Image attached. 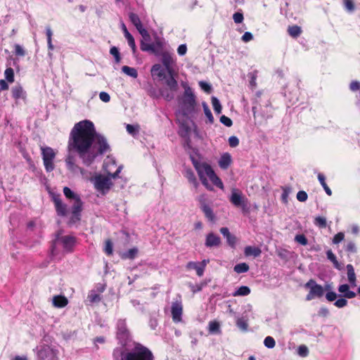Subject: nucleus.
Segmentation results:
<instances>
[{"label":"nucleus","instance_id":"f257e3e1","mask_svg":"<svg viewBox=\"0 0 360 360\" xmlns=\"http://www.w3.org/2000/svg\"><path fill=\"white\" fill-rule=\"evenodd\" d=\"M108 149L106 139L96 134L91 121L84 120L74 125L70 134L68 150L70 153H77L84 163L91 164L98 154Z\"/></svg>","mask_w":360,"mask_h":360},{"label":"nucleus","instance_id":"f03ea898","mask_svg":"<svg viewBox=\"0 0 360 360\" xmlns=\"http://www.w3.org/2000/svg\"><path fill=\"white\" fill-rule=\"evenodd\" d=\"M182 86L184 89V94L176 113V120L187 132L193 124L192 119L197 115L198 108L191 88L186 83H183Z\"/></svg>","mask_w":360,"mask_h":360},{"label":"nucleus","instance_id":"7ed1b4c3","mask_svg":"<svg viewBox=\"0 0 360 360\" xmlns=\"http://www.w3.org/2000/svg\"><path fill=\"white\" fill-rule=\"evenodd\" d=\"M191 161L202 184L209 191H213L214 186L224 189L221 179L216 174L212 166L205 161L191 157Z\"/></svg>","mask_w":360,"mask_h":360},{"label":"nucleus","instance_id":"20e7f679","mask_svg":"<svg viewBox=\"0 0 360 360\" xmlns=\"http://www.w3.org/2000/svg\"><path fill=\"white\" fill-rule=\"evenodd\" d=\"M116 179L105 174L95 173L90 179L89 181L93 184L94 189L98 195H105L112 188L113 181Z\"/></svg>","mask_w":360,"mask_h":360},{"label":"nucleus","instance_id":"39448f33","mask_svg":"<svg viewBox=\"0 0 360 360\" xmlns=\"http://www.w3.org/2000/svg\"><path fill=\"white\" fill-rule=\"evenodd\" d=\"M63 193L65 196L70 200L74 201L72 208V217L71 222L75 223L76 221L79 220V212L81 211L82 202L75 193L71 191L68 187H64Z\"/></svg>","mask_w":360,"mask_h":360},{"label":"nucleus","instance_id":"423d86ee","mask_svg":"<svg viewBox=\"0 0 360 360\" xmlns=\"http://www.w3.org/2000/svg\"><path fill=\"white\" fill-rule=\"evenodd\" d=\"M122 360H153V354L147 348L137 347L132 352L124 354Z\"/></svg>","mask_w":360,"mask_h":360},{"label":"nucleus","instance_id":"0eeeda50","mask_svg":"<svg viewBox=\"0 0 360 360\" xmlns=\"http://www.w3.org/2000/svg\"><path fill=\"white\" fill-rule=\"evenodd\" d=\"M123 166L118 165L115 159L112 156H108L104 160L103 169L105 172V174L114 178V179L120 178L119 174Z\"/></svg>","mask_w":360,"mask_h":360},{"label":"nucleus","instance_id":"6e6552de","mask_svg":"<svg viewBox=\"0 0 360 360\" xmlns=\"http://www.w3.org/2000/svg\"><path fill=\"white\" fill-rule=\"evenodd\" d=\"M304 288L309 290V293L306 296L307 301L316 298H321L325 293L326 285L322 286L318 284L314 280L310 279L305 285Z\"/></svg>","mask_w":360,"mask_h":360},{"label":"nucleus","instance_id":"1a4fd4ad","mask_svg":"<svg viewBox=\"0 0 360 360\" xmlns=\"http://www.w3.org/2000/svg\"><path fill=\"white\" fill-rule=\"evenodd\" d=\"M41 151L46 170L47 172L53 171L54 169V159L57 151L48 146H41Z\"/></svg>","mask_w":360,"mask_h":360},{"label":"nucleus","instance_id":"9d476101","mask_svg":"<svg viewBox=\"0 0 360 360\" xmlns=\"http://www.w3.org/2000/svg\"><path fill=\"white\" fill-rule=\"evenodd\" d=\"M36 352L39 360H57V351L49 345L38 346Z\"/></svg>","mask_w":360,"mask_h":360},{"label":"nucleus","instance_id":"9b49d317","mask_svg":"<svg viewBox=\"0 0 360 360\" xmlns=\"http://www.w3.org/2000/svg\"><path fill=\"white\" fill-rule=\"evenodd\" d=\"M161 60L168 75L174 74L176 60L172 54L167 51L163 52L161 54Z\"/></svg>","mask_w":360,"mask_h":360},{"label":"nucleus","instance_id":"f8f14e48","mask_svg":"<svg viewBox=\"0 0 360 360\" xmlns=\"http://www.w3.org/2000/svg\"><path fill=\"white\" fill-rule=\"evenodd\" d=\"M230 202L236 207H243L247 205L248 200L243 195L242 192L237 188L231 189V194L230 196Z\"/></svg>","mask_w":360,"mask_h":360},{"label":"nucleus","instance_id":"ddd939ff","mask_svg":"<svg viewBox=\"0 0 360 360\" xmlns=\"http://www.w3.org/2000/svg\"><path fill=\"white\" fill-rule=\"evenodd\" d=\"M75 244V238L71 236L58 237L55 241V245H61L65 252L72 251Z\"/></svg>","mask_w":360,"mask_h":360},{"label":"nucleus","instance_id":"4468645a","mask_svg":"<svg viewBox=\"0 0 360 360\" xmlns=\"http://www.w3.org/2000/svg\"><path fill=\"white\" fill-rule=\"evenodd\" d=\"M50 194L54 202L58 214L66 216L68 214L67 206L60 200V195H57L51 192H50Z\"/></svg>","mask_w":360,"mask_h":360},{"label":"nucleus","instance_id":"2eb2a0df","mask_svg":"<svg viewBox=\"0 0 360 360\" xmlns=\"http://www.w3.org/2000/svg\"><path fill=\"white\" fill-rule=\"evenodd\" d=\"M151 75L154 79L162 81L166 79L167 70L160 64H155L151 68Z\"/></svg>","mask_w":360,"mask_h":360},{"label":"nucleus","instance_id":"dca6fc26","mask_svg":"<svg viewBox=\"0 0 360 360\" xmlns=\"http://www.w3.org/2000/svg\"><path fill=\"white\" fill-rule=\"evenodd\" d=\"M221 243V238L214 233H209L206 235L205 245L207 248H218Z\"/></svg>","mask_w":360,"mask_h":360},{"label":"nucleus","instance_id":"f3484780","mask_svg":"<svg viewBox=\"0 0 360 360\" xmlns=\"http://www.w3.org/2000/svg\"><path fill=\"white\" fill-rule=\"evenodd\" d=\"M183 307L181 302H176L172 306V319L174 322L179 323L181 321Z\"/></svg>","mask_w":360,"mask_h":360},{"label":"nucleus","instance_id":"a211bd4d","mask_svg":"<svg viewBox=\"0 0 360 360\" xmlns=\"http://www.w3.org/2000/svg\"><path fill=\"white\" fill-rule=\"evenodd\" d=\"M232 162L231 155L229 153H223L218 160V165L221 169H226L231 166Z\"/></svg>","mask_w":360,"mask_h":360},{"label":"nucleus","instance_id":"6ab92c4d","mask_svg":"<svg viewBox=\"0 0 360 360\" xmlns=\"http://www.w3.org/2000/svg\"><path fill=\"white\" fill-rule=\"evenodd\" d=\"M221 233L226 238L227 243L234 247L237 243V238L235 236L232 235L228 228L222 227L220 229Z\"/></svg>","mask_w":360,"mask_h":360},{"label":"nucleus","instance_id":"aec40b11","mask_svg":"<svg viewBox=\"0 0 360 360\" xmlns=\"http://www.w3.org/2000/svg\"><path fill=\"white\" fill-rule=\"evenodd\" d=\"M349 285L342 284L338 287V292L341 293L345 298L352 299L356 297V294L349 290Z\"/></svg>","mask_w":360,"mask_h":360},{"label":"nucleus","instance_id":"412c9836","mask_svg":"<svg viewBox=\"0 0 360 360\" xmlns=\"http://www.w3.org/2000/svg\"><path fill=\"white\" fill-rule=\"evenodd\" d=\"M52 304L56 308H62L68 304V300L63 295H55L52 298Z\"/></svg>","mask_w":360,"mask_h":360},{"label":"nucleus","instance_id":"4be33fe9","mask_svg":"<svg viewBox=\"0 0 360 360\" xmlns=\"http://www.w3.org/2000/svg\"><path fill=\"white\" fill-rule=\"evenodd\" d=\"M346 268L347 271V280L352 287H355L356 285V276L354 267L352 264H347Z\"/></svg>","mask_w":360,"mask_h":360},{"label":"nucleus","instance_id":"5701e85b","mask_svg":"<svg viewBox=\"0 0 360 360\" xmlns=\"http://www.w3.org/2000/svg\"><path fill=\"white\" fill-rule=\"evenodd\" d=\"M13 97L15 100L18 99H25V92L23 89L20 86H16L12 89Z\"/></svg>","mask_w":360,"mask_h":360},{"label":"nucleus","instance_id":"b1692460","mask_svg":"<svg viewBox=\"0 0 360 360\" xmlns=\"http://www.w3.org/2000/svg\"><path fill=\"white\" fill-rule=\"evenodd\" d=\"M261 250L257 247L254 246H247L245 248L244 253L245 256H254V257H258L261 254Z\"/></svg>","mask_w":360,"mask_h":360},{"label":"nucleus","instance_id":"393cba45","mask_svg":"<svg viewBox=\"0 0 360 360\" xmlns=\"http://www.w3.org/2000/svg\"><path fill=\"white\" fill-rule=\"evenodd\" d=\"M332 289L333 288L330 284H326V298L329 302L335 301L338 297V295Z\"/></svg>","mask_w":360,"mask_h":360},{"label":"nucleus","instance_id":"a878e982","mask_svg":"<svg viewBox=\"0 0 360 360\" xmlns=\"http://www.w3.org/2000/svg\"><path fill=\"white\" fill-rule=\"evenodd\" d=\"M186 268L188 269H195L197 275L199 276H202L203 275V266H201L199 263L190 262L187 264Z\"/></svg>","mask_w":360,"mask_h":360},{"label":"nucleus","instance_id":"bb28decb","mask_svg":"<svg viewBox=\"0 0 360 360\" xmlns=\"http://www.w3.org/2000/svg\"><path fill=\"white\" fill-rule=\"evenodd\" d=\"M65 163L67 168L72 172H76L78 169V167L75 163V158L70 154L66 158Z\"/></svg>","mask_w":360,"mask_h":360},{"label":"nucleus","instance_id":"cd10ccee","mask_svg":"<svg viewBox=\"0 0 360 360\" xmlns=\"http://www.w3.org/2000/svg\"><path fill=\"white\" fill-rule=\"evenodd\" d=\"M250 293V289L249 287L243 285L239 287L237 290H236L233 293L232 295L233 297H238V296H247Z\"/></svg>","mask_w":360,"mask_h":360},{"label":"nucleus","instance_id":"c85d7f7f","mask_svg":"<svg viewBox=\"0 0 360 360\" xmlns=\"http://www.w3.org/2000/svg\"><path fill=\"white\" fill-rule=\"evenodd\" d=\"M208 330L212 334L221 333L220 323L217 321H210L208 324Z\"/></svg>","mask_w":360,"mask_h":360},{"label":"nucleus","instance_id":"c756f323","mask_svg":"<svg viewBox=\"0 0 360 360\" xmlns=\"http://www.w3.org/2000/svg\"><path fill=\"white\" fill-rule=\"evenodd\" d=\"M117 335L120 338H125L127 337V330L126 328L125 323L123 321H120L117 323Z\"/></svg>","mask_w":360,"mask_h":360},{"label":"nucleus","instance_id":"7c9ffc66","mask_svg":"<svg viewBox=\"0 0 360 360\" xmlns=\"http://www.w3.org/2000/svg\"><path fill=\"white\" fill-rule=\"evenodd\" d=\"M185 176L195 188H198L199 184L194 173L191 169L186 170Z\"/></svg>","mask_w":360,"mask_h":360},{"label":"nucleus","instance_id":"2f4dec72","mask_svg":"<svg viewBox=\"0 0 360 360\" xmlns=\"http://www.w3.org/2000/svg\"><path fill=\"white\" fill-rule=\"evenodd\" d=\"M169 77L166 79V84L169 89L172 91H176L177 89V82L174 79L173 74L169 75Z\"/></svg>","mask_w":360,"mask_h":360},{"label":"nucleus","instance_id":"473e14b6","mask_svg":"<svg viewBox=\"0 0 360 360\" xmlns=\"http://www.w3.org/2000/svg\"><path fill=\"white\" fill-rule=\"evenodd\" d=\"M122 71L127 75L136 78L138 77L137 70L134 68H131L127 65H124L122 68Z\"/></svg>","mask_w":360,"mask_h":360},{"label":"nucleus","instance_id":"72a5a7b5","mask_svg":"<svg viewBox=\"0 0 360 360\" xmlns=\"http://www.w3.org/2000/svg\"><path fill=\"white\" fill-rule=\"evenodd\" d=\"M138 254V249L136 248H133L126 252L122 254L121 257L123 259H132L136 257Z\"/></svg>","mask_w":360,"mask_h":360},{"label":"nucleus","instance_id":"f704fd0d","mask_svg":"<svg viewBox=\"0 0 360 360\" xmlns=\"http://www.w3.org/2000/svg\"><path fill=\"white\" fill-rule=\"evenodd\" d=\"M326 255L328 259L333 262L334 266L336 269L339 270L342 269L341 264L338 262L335 255L333 253L331 250H328Z\"/></svg>","mask_w":360,"mask_h":360},{"label":"nucleus","instance_id":"c9c22d12","mask_svg":"<svg viewBox=\"0 0 360 360\" xmlns=\"http://www.w3.org/2000/svg\"><path fill=\"white\" fill-rule=\"evenodd\" d=\"M202 210L204 212L205 217L210 221H213L214 219V215L213 214L212 210L206 205H202L201 206Z\"/></svg>","mask_w":360,"mask_h":360},{"label":"nucleus","instance_id":"e433bc0d","mask_svg":"<svg viewBox=\"0 0 360 360\" xmlns=\"http://www.w3.org/2000/svg\"><path fill=\"white\" fill-rule=\"evenodd\" d=\"M288 34L292 37H297L302 32L301 27L297 25L290 26L288 29Z\"/></svg>","mask_w":360,"mask_h":360},{"label":"nucleus","instance_id":"4c0bfd02","mask_svg":"<svg viewBox=\"0 0 360 360\" xmlns=\"http://www.w3.org/2000/svg\"><path fill=\"white\" fill-rule=\"evenodd\" d=\"M150 41L142 40L141 43V49L144 51H151L155 52V46L154 44H150Z\"/></svg>","mask_w":360,"mask_h":360},{"label":"nucleus","instance_id":"58836bf2","mask_svg":"<svg viewBox=\"0 0 360 360\" xmlns=\"http://www.w3.org/2000/svg\"><path fill=\"white\" fill-rule=\"evenodd\" d=\"M212 104L214 112L217 114H220L221 112L222 107L219 101L214 96L212 97Z\"/></svg>","mask_w":360,"mask_h":360},{"label":"nucleus","instance_id":"ea45409f","mask_svg":"<svg viewBox=\"0 0 360 360\" xmlns=\"http://www.w3.org/2000/svg\"><path fill=\"white\" fill-rule=\"evenodd\" d=\"M249 270V266L246 263H240L234 266V271L238 274L247 272Z\"/></svg>","mask_w":360,"mask_h":360},{"label":"nucleus","instance_id":"a19ab883","mask_svg":"<svg viewBox=\"0 0 360 360\" xmlns=\"http://www.w3.org/2000/svg\"><path fill=\"white\" fill-rule=\"evenodd\" d=\"M202 107L204 110V112L207 118L208 119V121L210 124H212L214 122V117L212 114L211 110H210L208 105L206 103H202Z\"/></svg>","mask_w":360,"mask_h":360},{"label":"nucleus","instance_id":"79ce46f5","mask_svg":"<svg viewBox=\"0 0 360 360\" xmlns=\"http://www.w3.org/2000/svg\"><path fill=\"white\" fill-rule=\"evenodd\" d=\"M87 299L90 302L94 303L99 302L101 300V297L100 295L97 293L96 291L91 290L89 292Z\"/></svg>","mask_w":360,"mask_h":360},{"label":"nucleus","instance_id":"37998d69","mask_svg":"<svg viewBox=\"0 0 360 360\" xmlns=\"http://www.w3.org/2000/svg\"><path fill=\"white\" fill-rule=\"evenodd\" d=\"M110 54L114 57L116 63L121 62V56L119 50L117 47L112 46L110 49Z\"/></svg>","mask_w":360,"mask_h":360},{"label":"nucleus","instance_id":"c03bdc74","mask_svg":"<svg viewBox=\"0 0 360 360\" xmlns=\"http://www.w3.org/2000/svg\"><path fill=\"white\" fill-rule=\"evenodd\" d=\"M4 75L6 79V80L8 82H13L14 81V71L11 68H8L6 69L4 72Z\"/></svg>","mask_w":360,"mask_h":360},{"label":"nucleus","instance_id":"a18cd8bd","mask_svg":"<svg viewBox=\"0 0 360 360\" xmlns=\"http://www.w3.org/2000/svg\"><path fill=\"white\" fill-rule=\"evenodd\" d=\"M129 19L131 21V22L134 24V25L136 27V29L140 27L141 26H142L141 20L136 14L130 13Z\"/></svg>","mask_w":360,"mask_h":360},{"label":"nucleus","instance_id":"49530a36","mask_svg":"<svg viewBox=\"0 0 360 360\" xmlns=\"http://www.w3.org/2000/svg\"><path fill=\"white\" fill-rule=\"evenodd\" d=\"M291 192V189L289 187L283 188V193L281 194V200L283 202L287 204L288 202L289 195Z\"/></svg>","mask_w":360,"mask_h":360},{"label":"nucleus","instance_id":"de8ad7c7","mask_svg":"<svg viewBox=\"0 0 360 360\" xmlns=\"http://www.w3.org/2000/svg\"><path fill=\"white\" fill-rule=\"evenodd\" d=\"M104 252L108 255H112L113 252L112 243L110 240H107L105 242Z\"/></svg>","mask_w":360,"mask_h":360},{"label":"nucleus","instance_id":"09e8293b","mask_svg":"<svg viewBox=\"0 0 360 360\" xmlns=\"http://www.w3.org/2000/svg\"><path fill=\"white\" fill-rule=\"evenodd\" d=\"M264 345L269 349H272L276 345V342L274 339L271 336H267L265 338L264 340Z\"/></svg>","mask_w":360,"mask_h":360},{"label":"nucleus","instance_id":"8fccbe9b","mask_svg":"<svg viewBox=\"0 0 360 360\" xmlns=\"http://www.w3.org/2000/svg\"><path fill=\"white\" fill-rule=\"evenodd\" d=\"M237 326L242 330L245 331L248 329V323L243 318H239L236 321Z\"/></svg>","mask_w":360,"mask_h":360},{"label":"nucleus","instance_id":"3c124183","mask_svg":"<svg viewBox=\"0 0 360 360\" xmlns=\"http://www.w3.org/2000/svg\"><path fill=\"white\" fill-rule=\"evenodd\" d=\"M137 30L141 35L143 40L150 41V34H148V31L143 28V25L137 28Z\"/></svg>","mask_w":360,"mask_h":360},{"label":"nucleus","instance_id":"603ef678","mask_svg":"<svg viewBox=\"0 0 360 360\" xmlns=\"http://www.w3.org/2000/svg\"><path fill=\"white\" fill-rule=\"evenodd\" d=\"M199 86L202 90H203L206 93H210L212 91V86L207 82L200 81L199 82Z\"/></svg>","mask_w":360,"mask_h":360},{"label":"nucleus","instance_id":"864d4df0","mask_svg":"<svg viewBox=\"0 0 360 360\" xmlns=\"http://www.w3.org/2000/svg\"><path fill=\"white\" fill-rule=\"evenodd\" d=\"M126 39L127 40L129 46L131 48L132 51L134 52L136 50V44L134 37L131 34H127L125 36Z\"/></svg>","mask_w":360,"mask_h":360},{"label":"nucleus","instance_id":"5fc2aeb1","mask_svg":"<svg viewBox=\"0 0 360 360\" xmlns=\"http://www.w3.org/2000/svg\"><path fill=\"white\" fill-rule=\"evenodd\" d=\"M297 353L301 356H303V357L307 356L309 353L308 348L305 345H300L298 347Z\"/></svg>","mask_w":360,"mask_h":360},{"label":"nucleus","instance_id":"6e6d98bb","mask_svg":"<svg viewBox=\"0 0 360 360\" xmlns=\"http://www.w3.org/2000/svg\"><path fill=\"white\" fill-rule=\"evenodd\" d=\"M343 4L345 7V8L349 11L352 12L354 9V5L352 0H343Z\"/></svg>","mask_w":360,"mask_h":360},{"label":"nucleus","instance_id":"4d7b16f0","mask_svg":"<svg viewBox=\"0 0 360 360\" xmlns=\"http://www.w3.org/2000/svg\"><path fill=\"white\" fill-rule=\"evenodd\" d=\"M127 131L129 134L134 136L139 131V127L136 125L127 124Z\"/></svg>","mask_w":360,"mask_h":360},{"label":"nucleus","instance_id":"13d9d810","mask_svg":"<svg viewBox=\"0 0 360 360\" xmlns=\"http://www.w3.org/2000/svg\"><path fill=\"white\" fill-rule=\"evenodd\" d=\"M347 304V301L345 298H340L335 300L334 305L338 308H343Z\"/></svg>","mask_w":360,"mask_h":360},{"label":"nucleus","instance_id":"bf43d9fd","mask_svg":"<svg viewBox=\"0 0 360 360\" xmlns=\"http://www.w3.org/2000/svg\"><path fill=\"white\" fill-rule=\"evenodd\" d=\"M229 144L231 147L235 148L238 146L239 144V139L235 136H232L229 138Z\"/></svg>","mask_w":360,"mask_h":360},{"label":"nucleus","instance_id":"052dcab7","mask_svg":"<svg viewBox=\"0 0 360 360\" xmlns=\"http://www.w3.org/2000/svg\"><path fill=\"white\" fill-rule=\"evenodd\" d=\"M308 195L304 191H300L297 193V199L300 202H305L307 200Z\"/></svg>","mask_w":360,"mask_h":360},{"label":"nucleus","instance_id":"680f3d73","mask_svg":"<svg viewBox=\"0 0 360 360\" xmlns=\"http://www.w3.org/2000/svg\"><path fill=\"white\" fill-rule=\"evenodd\" d=\"M295 240L296 242L301 245H305L307 244V240L306 237L302 234L297 235L295 238Z\"/></svg>","mask_w":360,"mask_h":360},{"label":"nucleus","instance_id":"e2e57ef3","mask_svg":"<svg viewBox=\"0 0 360 360\" xmlns=\"http://www.w3.org/2000/svg\"><path fill=\"white\" fill-rule=\"evenodd\" d=\"M14 50H15V53L17 56H23L25 54V51L24 49L19 44H15L14 46Z\"/></svg>","mask_w":360,"mask_h":360},{"label":"nucleus","instance_id":"0e129e2a","mask_svg":"<svg viewBox=\"0 0 360 360\" xmlns=\"http://www.w3.org/2000/svg\"><path fill=\"white\" fill-rule=\"evenodd\" d=\"M220 122L223 124H224L225 126L229 127H231L233 124L232 120L229 117H228L225 115L221 116Z\"/></svg>","mask_w":360,"mask_h":360},{"label":"nucleus","instance_id":"69168bd1","mask_svg":"<svg viewBox=\"0 0 360 360\" xmlns=\"http://www.w3.org/2000/svg\"><path fill=\"white\" fill-rule=\"evenodd\" d=\"M344 238H345L344 233L342 232H339L333 237V243L335 244H338V243H340L341 241H342L344 240Z\"/></svg>","mask_w":360,"mask_h":360},{"label":"nucleus","instance_id":"338daca9","mask_svg":"<svg viewBox=\"0 0 360 360\" xmlns=\"http://www.w3.org/2000/svg\"><path fill=\"white\" fill-rule=\"evenodd\" d=\"M233 19L236 23H241L244 19L243 15L240 12L235 13L233 15Z\"/></svg>","mask_w":360,"mask_h":360},{"label":"nucleus","instance_id":"774afa93","mask_svg":"<svg viewBox=\"0 0 360 360\" xmlns=\"http://www.w3.org/2000/svg\"><path fill=\"white\" fill-rule=\"evenodd\" d=\"M315 224L319 226L325 227L326 226V220L324 217H318L315 219Z\"/></svg>","mask_w":360,"mask_h":360}]
</instances>
